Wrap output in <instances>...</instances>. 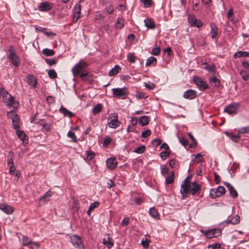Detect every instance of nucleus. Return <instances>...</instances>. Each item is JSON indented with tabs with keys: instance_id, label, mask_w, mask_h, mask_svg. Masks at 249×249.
Instances as JSON below:
<instances>
[{
	"instance_id": "64",
	"label": "nucleus",
	"mask_w": 249,
	"mask_h": 249,
	"mask_svg": "<svg viewBox=\"0 0 249 249\" xmlns=\"http://www.w3.org/2000/svg\"><path fill=\"white\" fill-rule=\"evenodd\" d=\"M129 219L128 217L124 218L121 222V225L122 226H127L129 223Z\"/></svg>"
},
{
	"instance_id": "51",
	"label": "nucleus",
	"mask_w": 249,
	"mask_h": 249,
	"mask_svg": "<svg viewBox=\"0 0 249 249\" xmlns=\"http://www.w3.org/2000/svg\"><path fill=\"white\" fill-rule=\"evenodd\" d=\"M99 203L95 201L91 203L89 207V211H92L95 208L99 206Z\"/></svg>"
},
{
	"instance_id": "2",
	"label": "nucleus",
	"mask_w": 249,
	"mask_h": 249,
	"mask_svg": "<svg viewBox=\"0 0 249 249\" xmlns=\"http://www.w3.org/2000/svg\"><path fill=\"white\" fill-rule=\"evenodd\" d=\"M8 59L9 61L15 67H18L20 65V60L18 55L15 53V51L12 46L9 49Z\"/></svg>"
},
{
	"instance_id": "4",
	"label": "nucleus",
	"mask_w": 249,
	"mask_h": 249,
	"mask_svg": "<svg viewBox=\"0 0 249 249\" xmlns=\"http://www.w3.org/2000/svg\"><path fill=\"white\" fill-rule=\"evenodd\" d=\"M190 182L188 181L187 178H186L184 183L181 185L180 189V193L183 198H186L189 196L190 194Z\"/></svg>"
},
{
	"instance_id": "61",
	"label": "nucleus",
	"mask_w": 249,
	"mask_h": 249,
	"mask_svg": "<svg viewBox=\"0 0 249 249\" xmlns=\"http://www.w3.org/2000/svg\"><path fill=\"white\" fill-rule=\"evenodd\" d=\"M161 142L160 140L157 139H154L152 142V144L155 147H157L160 145Z\"/></svg>"
},
{
	"instance_id": "47",
	"label": "nucleus",
	"mask_w": 249,
	"mask_h": 249,
	"mask_svg": "<svg viewBox=\"0 0 249 249\" xmlns=\"http://www.w3.org/2000/svg\"><path fill=\"white\" fill-rule=\"evenodd\" d=\"M145 148L146 147L144 145H142L136 148L134 152L138 154H142L144 152Z\"/></svg>"
},
{
	"instance_id": "32",
	"label": "nucleus",
	"mask_w": 249,
	"mask_h": 249,
	"mask_svg": "<svg viewBox=\"0 0 249 249\" xmlns=\"http://www.w3.org/2000/svg\"><path fill=\"white\" fill-rule=\"evenodd\" d=\"M81 6L80 3L76 4L73 9V15H77L81 17Z\"/></svg>"
},
{
	"instance_id": "55",
	"label": "nucleus",
	"mask_w": 249,
	"mask_h": 249,
	"mask_svg": "<svg viewBox=\"0 0 249 249\" xmlns=\"http://www.w3.org/2000/svg\"><path fill=\"white\" fill-rule=\"evenodd\" d=\"M0 93L1 97H2V98L5 96H9V95L8 92L6 90H5L3 88H0Z\"/></svg>"
},
{
	"instance_id": "1",
	"label": "nucleus",
	"mask_w": 249,
	"mask_h": 249,
	"mask_svg": "<svg viewBox=\"0 0 249 249\" xmlns=\"http://www.w3.org/2000/svg\"><path fill=\"white\" fill-rule=\"evenodd\" d=\"M87 66V64L85 62L80 61L73 67L71 71L74 76H79L83 81L91 83L92 81L91 75L84 71Z\"/></svg>"
},
{
	"instance_id": "40",
	"label": "nucleus",
	"mask_w": 249,
	"mask_h": 249,
	"mask_svg": "<svg viewBox=\"0 0 249 249\" xmlns=\"http://www.w3.org/2000/svg\"><path fill=\"white\" fill-rule=\"evenodd\" d=\"M124 25V20L122 18H119L115 23V26L117 28L121 29Z\"/></svg>"
},
{
	"instance_id": "46",
	"label": "nucleus",
	"mask_w": 249,
	"mask_h": 249,
	"mask_svg": "<svg viewBox=\"0 0 249 249\" xmlns=\"http://www.w3.org/2000/svg\"><path fill=\"white\" fill-rule=\"evenodd\" d=\"M240 75L242 78L245 80L247 81L249 80V74L244 70L241 71Z\"/></svg>"
},
{
	"instance_id": "60",
	"label": "nucleus",
	"mask_w": 249,
	"mask_h": 249,
	"mask_svg": "<svg viewBox=\"0 0 249 249\" xmlns=\"http://www.w3.org/2000/svg\"><path fill=\"white\" fill-rule=\"evenodd\" d=\"M151 131L149 129H147L143 131L142 133V137L143 138H146L151 135Z\"/></svg>"
},
{
	"instance_id": "31",
	"label": "nucleus",
	"mask_w": 249,
	"mask_h": 249,
	"mask_svg": "<svg viewBox=\"0 0 249 249\" xmlns=\"http://www.w3.org/2000/svg\"><path fill=\"white\" fill-rule=\"evenodd\" d=\"M8 166L9 168V173L16 177V179H18L19 178V174L17 171H16V167L14 166V164L13 166Z\"/></svg>"
},
{
	"instance_id": "58",
	"label": "nucleus",
	"mask_w": 249,
	"mask_h": 249,
	"mask_svg": "<svg viewBox=\"0 0 249 249\" xmlns=\"http://www.w3.org/2000/svg\"><path fill=\"white\" fill-rule=\"evenodd\" d=\"M169 155V153L166 151H163L160 154V157L162 160H165Z\"/></svg>"
},
{
	"instance_id": "44",
	"label": "nucleus",
	"mask_w": 249,
	"mask_h": 249,
	"mask_svg": "<svg viewBox=\"0 0 249 249\" xmlns=\"http://www.w3.org/2000/svg\"><path fill=\"white\" fill-rule=\"evenodd\" d=\"M127 60L130 63H135L136 56L134 53H128L127 56Z\"/></svg>"
},
{
	"instance_id": "28",
	"label": "nucleus",
	"mask_w": 249,
	"mask_h": 249,
	"mask_svg": "<svg viewBox=\"0 0 249 249\" xmlns=\"http://www.w3.org/2000/svg\"><path fill=\"white\" fill-rule=\"evenodd\" d=\"M59 111L61 113H63L64 114V115L65 116H68V117L71 118L73 115V114L67 108H64L62 107H61L59 108Z\"/></svg>"
},
{
	"instance_id": "29",
	"label": "nucleus",
	"mask_w": 249,
	"mask_h": 249,
	"mask_svg": "<svg viewBox=\"0 0 249 249\" xmlns=\"http://www.w3.org/2000/svg\"><path fill=\"white\" fill-rule=\"evenodd\" d=\"M149 214L150 215L151 217L155 219H157L159 218V214L158 212V211L154 207L151 208L149 210Z\"/></svg>"
},
{
	"instance_id": "42",
	"label": "nucleus",
	"mask_w": 249,
	"mask_h": 249,
	"mask_svg": "<svg viewBox=\"0 0 249 249\" xmlns=\"http://www.w3.org/2000/svg\"><path fill=\"white\" fill-rule=\"evenodd\" d=\"M17 131L18 136L21 140H22V141H24L25 140H27V139H26L27 136H26L24 131H18V130H17Z\"/></svg>"
},
{
	"instance_id": "9",
	"label": "nucleus",
	"mask_w": 249,
	"mask_h": 249,
	"mask_svg": "<svg viewBox=\"0 0 249 249\" xmlns=\"http://www.w3.org/2000/svg\"><path fill=\"white\" fill-rule=\"evenodd\" d=\"M4 102L7 104V106H11L13 107H16L18 106V103L14 100V97L9 95V96H5L2 98Z\"/></svg>"
},
{
	"instance_id": "11",
	"label": "nucleus",
	"mask_w": 249,
	"mask_h": 249,
	"mask_svg": "<svg viewBox=\"0 0 249 249\" xmlns=\"http://www.w3.org/2000/svg\"><path fill=\"white\" fill-rule=\"evenodd\" d=\"M107 124L109 127L115 128L119 125L120 122L118 121V116L116 115L109 118Z\"/></svg>"
},
{
	"instance_id": "10",
	"label": "nucleus",
	"mask_w": 249,
	"mask_h": 249,
	"mask_svg": "<svg viewBox=\"0 0 249 249\" xmlns=\"http://www.w3.org/2000/svg\"><path fill=\"white\" fill-rule=\"evenodd\" d=\"M188 20L190 25L194 27H200L203 25V23L200 20L192 15L188 16Z\"/></svg>"
},
{
	"instance_id": "53",
	"label": "nucleus",
	"mask_w": 249,
	"mask_h": 249,
	"mask_svg": "<svg viewBox=\"0 0 249 249\" xmlns=\"http://www.w3.org/2000/svg\"><path fill=\"white\" fill-rule=\"evenodd\" d=\"M229 137L233 141L235 142H238L240 139V136L239 134L232 135L231 134Z\"/></svg>"
},
{
	"instance_id": "24",
	"label": "nucleus",
	"mask_w": 249,
	"mask_h": 249,
	"mask_svg": "<svg viewBox=\"0 0 249 249\" xmlns=\"http://www.w3.org/2000/svg\"><path fill=\"white\" fill-rule=\"evenodd\" d=\"M139 122L142 126L147 125L149 124V117L147 116H143L139 118Z\"/></svg>"
},
{
	"instance_id": "12",
	"label": "nucleus",
	"mask_w": 249,
	"mask_h": 249,
	"mask_svg": "<svg viewBox=\"0 0 249 249\" xmlns=\"http://www.w3.org/2000/svg\"><path fill=\"white\" fill-rule=\"evenodd\" d=\"M201 190V186L196 183V182H194L191 184L190 187V194L193 196H195L196 194H199Z\"/></svg>"
},
{
	"instance_id": "21",
	"label": "nucleus",
	"mask_w": 249,
	"mask_h": 249,
	"mask_svg": "<svg viewBox=\"0 0 249 249\" xmlns=\"http://www.w3.org/2000/svg\"><path fill=\"white\" fill-rule=\"evenodd\" d=\"M240 221V217L238 215L233 216L230 220H227L224 221V223L228 224H231V225H236L238 224Z\"/></svg>"
},
{
	"instance_id": "20",
	"label": "nucleus",
	"mask_w": 249,
	"mask_h": 249,
	"mask_svg": "<svg viewBox=\"0 0 249 249\" xmlns=\"http://www.w3.org/2000/svg\"><path fill=\"white\" fill-rule=\"evenodd\" d=\"M0 209L7 214H10L12 213L14 211L12 207L5 204H0Z\"/></svg>"
},
{
	"instance_id": "43",
	"label": "nucleus",
	"mask_w": 249,
	"mask_h": 249,
	"mask_svg": "<svg viewBox=\"0 0 249 249\" xmlns=\"http://www.w3.org/2000/svg\"><path fill=\"white\" fill-rule=\"evenodd\" d=\"M215 189L218 194V197L221 196L222 195L225 193V189L223 186H219Z\"/></svg>"
},
{
	"instance_id": "52",
	"label": "nucleus",
	"mask_w": 249,
	"mask_h": 249,
	"mask_svg": "<svg viewBox=\"0 0 249 249\" xmlns=\"http://www.w3.org/2000/svg\"><path fill=\"white\" fill-rule=\"evenodd\" d=\"M238 133L242 134L249 133V126L244 127L239 129Z\"/></svg>"
},
{
	"instance_id": "25",
	"label": "nucleus",
	"mask_w": 249,
	"mask_h": 249,
	"mask_svg": "<svg viewBox=\"0 0 249 249\" xmlns=\"http://www.w3.org/2000/svg\"><path fill=\"white\" fill-rule=\"evenodd\" d=\"M121 71V68L118 65H116L114 67L109 71L108 75L110 76H114L118 73Z\"/></svg>"
},
{
	"instance_id": "36",
	"label": "nucleus",
	"mask_w": 249,
	"mask_h": 249,
	"mask_svg": "<svg viewBox=\"0 0 249 249\" xmlns=\"http://www.w3.org/2000/svg\"><path fill=\"white\" fill-rule=\"evenodd\" d=\"M233 56L234 58H239L242 56H249V53L247 52L239 51L235 53Z\"/></svg>"
},
{
	"instance_id": "37",
	"label": "nucleus",
	"mask_w": 249,
	"mask_h": 249,
	"mask_svg": "<svg viewBox=\"0 0 249 249\" xmlns=\"http://www.w3.org/2000/svg\"><path fill=\"white\" fill-rule=\"evenodd\" d=\"M156 63H157L156 58L153 56H151L147 58L146 63H145V66L146 67H149L152 64H154L155 65H156Z\"/></svg>"
},
{
	"instance_id": "3",
	"label": "nucleus",
	"mask_w": 249,
	"mask_h": 249,
	"mask_svg": "<svg viewBox=\"0 0 249 249\" xmlns=\"http://www.w3.org/2000/svg\"><path fill=\"white\" fill-rule=\"evenodd\" d=\"M112 91L114 97L122 99H124L128 94L126 88H114L112 89Z\"/></svg>"
},
{
	"instance_id": "14",
	"label": "nucleus",
	"mask_w": 249,
	"mask_h": 249,
	"mask_svg": "<svg viewBox=\"0 0 249 249\" xmlns=\"http://www.w3.org/2000/svg\"><path fill=\"white\" fill-rule=\"evenodd\" d=\"M183 96L185 99L189 100L194 99L196 96V92L195 90L188 89L184 92Z\"/></svg>"
},
{
	"instance_id": "49",
	"label": "nucleus",
	"mask_w": 249,
	"mask_h": 249,
	"mask_svg": "<svg viewBox=\"0 0 249 249\" xmlns=\"http://www.w3.org/2000/svg\"><path fill=\"white\" fill-rule=\"evenodd\" d=\"M29 246V248L31 249H38L40 248V245L38 243L33 242L32 241Z\"/></svg>"
},
{
	"instance_id": "8",
	"label": "nucleus",
	"mask_w": 249,
	"mask_h": 249,
	"mask_svg": "<svg viewBox=\"0 0 249 249\" xmlns=\"http://www.w3.org/2000/svg\"><path fill=\"white\" fill-rule=\"evenodd\" d=\"M238 107V104H231L225 108L224 111L230 115H233L237 113Z\"/></svg>"
},
{
	"instance_id": "48",
	"label": "nucleus",
	"mask_w": 249,
	"mask_h": 249,
	"mask_svg": "<svg viewBox=\"0 0 249 249\" xmlns=\"http://www.w3.org/2000/svg\"><path fill=\"white\" fill-rule=\"evenodd\" d=\"M210 196L212 198L218 197V194L215 189H211L210 191Z\"/></svg>"
},
{
	"instance_id": "22",
	"label": "nucleus",
	"mask_w": 249,
	"mask_h": 249,
	"mask_svg": "<svg viewBox=\"0 0 249 249\" xmlns=\"http://www.w3.org/2000/svg\"><path fill=\"white\" fill-rule=\"evenodd\" d=\"M27 83L30 86H33L34 88H36V79L33 75H29L27 77Z\"/></svg>"
},
{
	"instance_id": "62",
	"label": "nucleus",
	"mask_w": 249,
	"mask_h": 249,
	"mask_svg": "<svg viewBox=\"0 0 249 249\" xmlns=\"http://www.w3.org/2000/svg\"><path fill=\"white\" fill-rule=\"evenodd\" d=\"M141 1L144 3L145 7H149L152 5L151 0H141Z\"/></svg>"
},
{
	"instance_id": "17",
	"label": "nucleus",
	"mask_w": 249,
	"mask_h": 249,
	"mask_svg": "<svg viewBox=\"0 0 249 249\" xmlns=\"http://www.w3.org/2000/svg\"><path fill=\"white\" fill-rule=\"evenodd\" d=\"M36 124H38L42 126V128L46 132H49L51 130V125L50 123H47L44 119H40L38 122H34Z\"/></svg>"
},
{
	"instance_id": "54",
	"label": "nucleus",
	"mask_w": 249,
	"mask_h": 249,
	"mask_svg": "<svg viewBox=\"0 0 249 249\" xmlns=\"http://www.w3.org/2000/svg\"><path fill=\"white\" fill-rule=\"evenodd\" d=\"M46 62L49 65H53L56 63L57 59L56 58L46 59Z\"/></svg>"
},
{
	"instance_id": "27",
	"label": "nucleus",
	"mask_w": 249,
	"mask_h": 249,
	"mask_svg": "<svg viewBox=\"0 0 249 249\" xmlns=\"http://www.w3.org/2000/svg\"><path fill=\"white\" fill-rule=\"evenodd\" d=\"M52 196V193L50 191H47L45 195L40 197L39 200L42 201L45 203L49 200V198Z\"/></svg>"
},
{
	"instance_id": "34",
	"label": "nucleus",
	"mask_w": 249,
	"mask_h": 249,
	"mask_svg": "<svg viewBox=\"0 0 249 249\" xmlns=\"http://www.w3.org/2000/svg\"><path fill=\"white\" fill-rule=\"evenodd\" d=\"M174 173L171 172L166 178L165 182L167 184H170L174 182Z\"/></svg>"
},
{
	"instance_id": "41",
	"label": "nucleus",
	"mask_w": 249,
	"mask_h": 249,
	"mask_svg": "<svg viewBox=\"0 0 249 249\" xmlns=\"http://www.w3.org/2000/svg\"><path fill=\"white\" fill-rule=\"evenodd\" d=\"M227 17L229 20H230L231 22L233 23H234L235 21H234V15L233 13V10L232 8L230 9L227 13Z\"/></svg>"
},
{
	"instance_id": "45",
	"label": "nucleus",
	"mask_w": 249,
	"mask_h": 249,
	"mask_svg": "<svg viewBox=\"0 0 249 249\" xmlns=\"http://www.w3.org/2000/svg\"><path fill=\"white\" fill-rule=\"evenodd\" d=\"M67 136L68 137L71 139L72 142H77V137L72 131H69L67 134Z\"/></svg>"
},
{
	"instance_id": "19",
	"label": "nucleus",
	"mask_w": 249,
	"mask_h": 249,
	"mask_svg": "<svg viewBox=\"0 0 249 249\" xmlns=\"http://www.w3.org/2000/svg\"><path fill=\"white\" fill-rule=\"evenodd\" d=\"M211 33L212 34V38L213 39L217 38L218 37V29L214 23L211 24Z\"/></svg>"
},
{
	"instance_id": "23",
	"label": "nucleus",
	"mask_w": 249,
	"mask_h": 249,
	"mask_svg": "<svg viewBox=\"0 0 249 249\" xmlns=\"http://www.w3.org/2000/svg\"><path fill=\"white\" fill-rule=\"evenodd\" d=\"M145 26L149 29H154L155 24L154 21L151 18H146L144 20Z\"/></svg>"
},
{
	"instance_id": "56",
	"label": "nucleus",
	"mask_w": 249,
	"mask_h": 249,
	"mask_svg": "<svg viewBox=\"0 0 249 249\" xmlns=\"http://www.w3.org/2000/svg\"><path fill=\"white\" fill-rule=\"evenodd\" d=\"M112 141L111 138L107 137L106 138L103 142V145L105 146H108Z\"/></svg>"
},
{
	"instance_id": "35",
	"label": "nucleus",
	"mask_w": 249,
	"mask_h": 249,
	"mask_svg": "<svg viewBox=\"0 0 249 249\" xmlns=\"http://www.w3.org/2000/svg\"><path fill=\"white\" fill-rule=\"evenodd\" d=\"M32 243V240L30 239L27 236L24 235L22 239V245L23 246H29Z\"/></svg>"
},
{
	"instance_id": "63",
	"label": "nucleus",
	"mask_w": 249,
	"mask_h": 249,
	"mask_svg": "<svg viewBox=\"0 0 249 249\" xmlns=\"http://www.w3.org/2000/svg\"><path fill=\"white\" fill-rule=\"evenodd\" d=\"M214 177V181L216 184H219L220 182V176L216 173H213Z\"/></svg>"
},
{
	"instance_id": "30",
	"label": "nucleus",
	"mask_w": 249,
	"mask_h": 249,
	"mask_svg": "<svg viewBox=\"0 0 249 249\" xmlns=\"http://www.w3.org/2000/svg\"><path fill=\"white\" fill-rule=\"evenodd\" d=\"M14 154L13 152H9L7 156V165L13 166L14 163Z\"/></svg>"
},
{
	"instance_id": "59",
	"label": "nucleus",
	"mask_w": 249,
	"mask_h": 249,
	"mask_svg": "<svg viewBox=\"0 0 249 249\" xmlns=\"http://www.w3.org/2000/svg\"><path fill=\"white\" fill-rule=\"evenodd\" d=\"M87 159L88 160H91L94 157V154L91 151H87Z\"/></svg>"
},
{
	"instance_id": "15",
	"label": "nucleus",
	"mask_w": 249,
	"mask_h": 249,
	"mask_svg": "<svg viewBox=\"0 0 249 249\" xmlns=\"http://www.w3.org/2000/svg\"><path fill=\"white\" fill-rule=\"evenodd\" d=\"M52 8V4L48 2H42L40 3L38 10L41 12L49 11Z\"/></svg>"
},
{
	"instance_id": "38",
	"label": "nucleus",
	"mask_w": 249,
	"mask_h": 249,
	"mask_svg": "<svg viewBox=\"0 0 249 249\" xmlns=\"http://www.w3.org/2000/svg\"><path fill=\"white\" fill-rule=\"evenodd\" d=\"M102 110V106L100 104L96 105L92 109V113L93 115L100 112Z\"/></svg>"
},
{
	"instance_id": "6",
	"label": "nucleus",
	"mask_w": 249,
	"mask_h": 249,
	"mask_svg": "<svg viewBox=\"0 0 249 249\" xmlns=\"http://www.w3.org/2000/svg\"><path fill=\"white\" fill-rule=\"evenodd\" d=\"M193 80L200 90H204L209 88L206 82L198 76H194Z\"/></svg>"
},
{
	"instance_id": "39",
	"label": "nucleus",
	"mask_w": 249,
	"mask_h": 249,
	"mask_svg": "<svg viewBox=\"0 0 249 249\" xmlns=\"http://www.w3.org/2000/svg\"><path fill=\"white\" fill-rule=\"evenodd\" d=\"M42 53L46 56H51L54 54V52L53 50L44 49L42 50Z\"/></svg>"
},
{
	"instance_id": "7",
	"label": "nucleus",
	"mask_w": 249,
	"mask_h": 249,
	"mask_svg": "<svg viewBox=\"0 0 249 249\" xmlns=\"http://www.w3.org/2000/svg\"><path fill=\"white\" fill-rule=\"evenodd\" d=\"M202 232L205 234L207 238L209 239L216 237L221 234V231L219 229H213L205 232L202 231Z\"/></svg>"
},
{
	"instance_id": "26",
	"label": "nucleus",
	"mask_w": 249,
	"mask_h": 249,
	"mask_svg": "<svg viewBox=\"0 0 249 249\" xmlns=\"http://www.w3.org/2000/svg\"><path fill=\"white\" fill-rule=\"evenodd\" d=\"M103 244L107 246L108 249H111L113 246V243L111 242V239L108 236L103 239Z\"/></svg>"
},
{
	"instance_id": "33",
	"label": "nucleus",
	"mask_w": 249,
	"mask_h": 249,
	"mask_svg": "<svg viewBox=\"0 0 249 249\" xmlns=\"http://www.w3.org/2000/svg\"><path fill=\"white\" fill-rule=\"evenodd\" d=\"M209 81L211 83H213L215 87H218L220 85L219 80L215 76H213L209 78Z\"/></svg>"
},
{
	"instance_id": "18",
	"label": "nucleus",
	"mask_w": 249,
	"mask_h": 249,
	"mask_svg": "<svg viewBox=\"0 0 249 249\" xmlns=\"http://www.w3.org/2000/svg\"><path fill=\"white\" fill-rule=\"evenodd\" d=\"M11 113L12 114V115L13 116L12 118L13 127L15 129L18 130L19 128V117L17 114H14L13 112H11Z\"/></svg>"
},
{
	"instance_id": "13",
	"label": "nucleus",
	"mask_w": 249,
	"mask_h": 249,
	"mask_svg": "<svg viewBox=\"0 0 249 249\" xmlns=\"http://www.w3.org/2000/svg\"><path fill=\"white\" fill-rule=\"evenodd\" d=\"M107 167L110 170L114 169L117 165V161L114 158L107 159L106 160Z\"/></svg>"
},
{
	"instance_id": "50",
	"label": "nucleus",
	"mask_w": 249,
	"mask_h": 249,
	"mask_svg": "<svg viewBox=\"0 0 249 249\" xmlns=\"http://www.w3.org/2000/svg\"><path fill=\"white\" fill-rule=\"evenodd\" d=\"M48 75L51 79H54L56 77L57 74L54 70H50L48 71Z\"/></svg>"
},
{
	"instance_id": "57",
	"label": "nucleus",
	"mask_w": 249,
	"mask_h": 249,
	"mask_svg": "<svg viewBox=\"0 0 249 249\" xmlns=\"http://www.w3.org/2000/svg\"><path fill=\"white\" fill-rule=\"evenodd\" d=\"M221 247V245L219 243H214L208 246L210 249H218Z\"/></svg>"
},
{
	"instance_id": "5",
	"label": "nucleus",
	"mask_w": 249,
	"mask_h": 249,
	"mask_svg": "<svg viewBox=\"0 0 249 249\" xmlns=\"http://www.w3.org/2000/svg\"><path fill=\"white\" fill-rule=\"evenodd\" d=\"M71 241L72 245L79 249H84L82 239L77 235L74 234L71 236Z\"/></svg>"
},
{
	"instance_id": "16",
	"label": "nucleus",
	"mask_w": 249,
	"mask_h": 249,
	"mask_svg": "<svg viewBox=\"0 0 249 249\" xmlns=\"http://www.w3.org/2000/svg\"><path fill=\"white\" fill-rule=\"evenodd\" d=\"M224 185L228 189L230 196L233 198H236L238 196V193L233 186L228 182H224Z\"/></svg>"
}]
</instances>
